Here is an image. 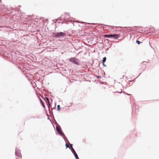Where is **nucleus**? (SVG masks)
Segmentation results:
<instances>
[{
  "label": "nucleus",
  "mask_w": 159,
  "mask_h": 159,
  "mask_svg": "<svg viewBox=\"0 0 159 159\" xmlns=\"http://www.w3.org/2000/svg\"><path fill=\"white\" fill-rule=\"evenodd\" d=\"M104 36L105 37L109 38L110 37L113 38L114 39H117L120 37L119 35L118 34H105Z\"/></svg>",
  "instance_id": "obj_1"
},
{
  "label": "nucleus",
  "mask_w": 159,
  "mask_h": 159,
  "mask_svg": "<svg viewBox=\"0 0 159 159\" xmlns=\"http://www.w3.org/2000/svg\"><path fill=\"white\" fill-rule=\"evenodd\" d=\"M69 60L70 62H72L76 65H79L78 60L75 57L71 58H70Z\"/></svg>",
  "instance_id": "obj_2"
},
{
  "label": "nucleus",
  "mask_w": 159,
  "mask_h": 159,
  "mask_svg": "<svg viewBox=\"0 0 159 159\" xmlns=\"http://www.w3.org/2000/svg\"><path fill=\"white\" fill-rule=\"evenodd\" d=\"M55 36L57 37H62L65 36L66 35L65 33L63 32H58L55 33Z\"/></svg>",
  "instance_id": "obj_3"
},
{
  "label": "nucleus",
  "mask_w": 159,
  "mask_h": 159,
  "mask_svg": "<svg viewBox=\"0 0 159 159\" xmlns=\"http://www.w3.org/2000/svg\"><path fill=\"white\" fill-rule=\"evenodd\" d=\"M16 155L17 157H21V155L20 152V151L18 149H16Z\"/></svg>",
  "instance_id": "obj_4"
},
{
  "label": "nucleus",
  "mask_w": 159,
  "mask_h": 159,
  "mask_svg": "<svg viewBox=\"0 0 159 159\" xmlns=\"http://www.w3.org/2000/svg\"><path fill=\"white\" fill-rule=\"evenodd\" d=\"M56 130L60 134L62 135L63 134V132L59 127L58 126H57L56 127Z\"/></svg>",
  "instance_id": "obj_5"
},
{
  "label": "nucleus",
  "mask_w": 159,
  "mask_h": 159,
  "mask_svg": "<svg viewBox=\"0 0 159 159\" xmlns=\"http://www.w3.org/2000/svg\"><path fill=\"white\" fill-rule=\"evenodd\" d=\"M72 152L73 153H74V154L75 157V158L76 159H78V156L77 155V154L76 152H75V150L73 148H72Z\"/></svg>",
  "instance_id": "obj_6"
},
{
  "label": "nucleus",
  "mask_w": 159,
  "mask_h": 159,
  "mask_svg": "<svg viewBox=\"0 0 159 159\" xmlns=\"http://www.w3.org/2000/svg\"><path fill=\"white\" fill-rule=\"evenodd\" d=\"M106 57H104L103 58V59L102 60V64L103 65L105 66V65H104V62L106 61Z\"/></svg>",
  "instance_id": "obj_7"
},
{
  "label": "nucleus",
  "mask_w": 159,
  "mask_h": 159,
  "mask_svg": "<svg viewBox=\"0 0 159 159\" xmlns=\"http://www.w3.org/2000/svg\"><path fill=\"white\" fill-rule=\"evenodd\" d=\"M46 101H47V102H48V104L49 105L50 102H49V99L47 98H46Z\"/></svg>",
  "instance_id": "obj_8"
},
{
  "label": "nucleus",
  "mask_w": 159,
  "mask_h": 159,
  "mask_svg": "<svg viewBox=\"0 0 159 159\" xmlns=\"http://www.w3.org/2000/svg\"><path fill=\"white\" fill-rule=\"evenodd\" d=\"M57 110L59 111L60 110V106L59 105H58L57 106Z\"/></svg>",
  "instance_id": "obj_9"
},
{
  "label": "nucleus",
  "mask_w": 159,
  "mask_h": 159,
  "mask_svg": "<svg viewBox=\"0 0 159 159\" xmlns=\"http://www.w3.org/2000/svg\"><path fill=\"white\" fill-rule=\"evenodd\" d=\"M136 43H138V44H139L140 43H142V42H141L137 40L136 41Z\"/></svg>",
  "instance_id": "obj_10"
},
{
  "label": "nucleus",
  "mask_w": 159,
  "mask_h": 159,
  "mask_svg": "<svg viewBox=\"0 0 159 159\" xmlns=\"http://www.w3.org/2000/svg\"><path fill=\"white\" fill-rule=\"evenodd\" d=\"M41 101L43 107H45V106H44V105L43 102L42 101H41Z\"/></svg>",
  "instance_id": "obj_11"
},
{
  "label": "nucleus",
  "mask_w": 159,
  "mask_h": 159,
  "mask_svg": "<svg viewBox=\"0 0 159 159\" xmlns=\"http://www.w3.org/2000/svg\"><path fill=\"white\" fill-rule=\"evenodd\" d=\"M66 147H68V145H67V144H66Z\"/></svg>",
  "instance_id": "obj_12"
}]
</instances>
